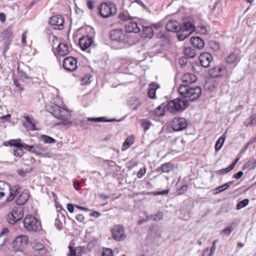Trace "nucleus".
Returning <instances> with one entry per match:
<instances>
[{"label":"nucleus","mask_w":256,"mask_h":256,"mask_svg":"<svg viewBox=\"0 0 256 256\" xmlns=\"http://www.w3.org/2000/svg\"><path fill=\"white\" fill-rule=\"evenodd\" d=\"M25 229L28 232H36L41 229V224L34 216L31 214L27 215L23 220Z\"/></svg>","instance_id":"nucleus-6"},{"label":"nucleus","mask_w":256,"mask_h":256,"mask_svg":"<svg viewBox=\"0 0 256 256\" xmlns=\"http://www.w3.org/2000/svg\"><path fill=\"white\" fill-rule=\"evenodd\" d=\"M188 190V186L184 185L181 187V188L178 191V194H182Z\"/></svg>","instance_id":"nucleus-54"},{"label":"nucleus","mask_w":256,"mask_h":256,"mask_svg":"<svg viewBox=\"0 0 256 256\" xmlns=\"http://www.w3.org/2000/svg\"><path fill=\"white\" fill-rule=\"evenodd\" d=\"M145 30L148 32L146 35L148 37H151L152 36V30L151 28L146 27Z\"/></svg>","instance_id":"nucleus-56"},{"label":"nucleus","mask_w":256,"mask_h":256,"mask_svg":"<svg viewBox=\"0 0 256 256\" xmlns=\"http://www.w3.org/2000/svg\"><path fill=\"white\" fill-rule=\"evenodd\" d=\"M237 59V56L234 53L229 54L226 59V62L228 64H232L236 62Z\"/></svg>","instance_id":"nucleus-38"},{"label":"nucleus","mask_w":256,"mask_h":256,"mask_svg":"<svg viewBox=\"0 0 256 256\" xmlns=\"http://www.w3.org/2000/svg\"><path fill=\"white\" fill-rule=\"evenodd\" d=\"M209 46L214 51L220 50V48L219 43L214 40H212L209 43Z\"/></svg>","instance_id":"nucleus-41"},{"label":"nucleus","mask_w":256,"mask_h":256,"mask_svg":"<svg viewBox=\"0 0 256 256\" xmlns=\"http://www.w3.org/2000/svg\"><path fill=\"white\" fill-rule=\"evenodd\" d=\"M76 219L78 221H79L80 222H82L84 221V217L82 214H78V215H77L76 216Z\"/></svg>","instance_id":"nucleus-62"},{"label":"nucleus","mask_w":256,"mask_h":256,"mask_svg":"<svg viewBox=\"0 0 256 256\" xmlns=\"http://www.w3.org/2000/svg\"><path fill=\"white\" fill-rule=\"evenodd\" d=\"M63 67L68 71H74L77 68V60L73 57L66 58L63 60Z\"/></svg>","instance_id":"nucleus-13"},{"label":"nucleus","mask_w":256,"mask_h":256,"mask_svg":"<svg viewBox=\"0 0 256 256\" xmlns=\"http://www.w3.org/2000/svg\"><path fill=\"white\" fill-rule=\"evenodd\" d=\"M92 38L90 36H82L80 38L79 44L82 50H85L92 44Z\"/></svg>","instance_id":"nucleus-17"},{"label":"nucleus","mask_w":256,"mask_h":256,"mask_svg":"<svg viewBox=\"0 0 256 256\" xmlns=\"http://www.w3.org/2000/svg\"><path fill=\"white\" fill-rule=\"evenodd\" d=\"M169 190H166L162 191H156L153 192L155 196L157 195H166L168 194Z\"/></svg>","instance_id":"nucleus-50"},{"label":"nucleus","mask_w":256,"mask_h":256,"mask_svg":"<svg viewBox=\"0 0 256 256\" xmlns=\"http://www.w3.org/2000/svg\"><path fill=\"white\" fill-rule=\"evenodd\" d=\"M9 184L4 182H0V200L2 199L6 194L8 192Z\"/></svg>","instance_id":"nucleus-26"},{"label":"nucleus","mask_w":256,"mask_h":256,"mask_svg":"<svg viewBox=\"0 0 256 256\" xmlns=\"http://www.w3.org/2000/svg\"><path fill=\"white\" fill-rule=\"evenodd\" d=\"M226 72V68L224 66H217L209 70V75L213 78L222 77Z\"/></svg>","instance_id":"nucleus-15"},{"label":"nucleus","mask_w":256,"mask_h":256,"mask_svg":"<svg viewBox=\"0 0 256 256\" xmlns=\"http://www.w3.org/2000/svg\"><path fill=\"white\" fill-rule=\"evenodd\" d=\"M28 172L27 170H24L23 169H21V170H18V174L19 175L21 176H22V177H24L26 176V174Z\"/></svg>","instance_id":"nucleus-55"},{"label":"nucleus","mask_w":256,"mask_h":256,"mask_svg":"<svg viewBox=\"0 0 256 256\" xmlns=\"http://www.w3.org/2000/svg\"><path fill=\"white\" fill-rule=\"evenodd\" d=\"M29 198V192L26 190H24L17 197L16 202L18 205H23L26 203Z\"/></svg>","instance_id":"nucleus-19"},{"label":"nucleus","mask_w":256,"mask_h":256,"mask_svg":"<svg viewBox=\"0 0 256 256\" xmlns=\"http://www.w3.org/2000/svg\"><path fill=\"white\" fill-rule=\"evenodd\" d=\"M160 86L156 82H152L149 84L148 90V97L152 99L156 98V90L160 88Z\"/></svg>","instance_id":"nucleus-20"},{"label":"nucleus","mask_w":256,"mask_h":256,"mask_svg":"<svg viewBox=\"0 0 256 256\" xmlns=\"http://www.w3.org/2000/svg\"><path fill=\"white\" fill-rule=\"evenodd\" d=\"M24 214L20 208H14L7 216V220L10 224H14L23 218Z\"/></svg>","instance_id":"nucleus-9"},{"label":"nucleus","mask_w":256,"mask_h":256,"mask_svg":"<svg viewBox=\"0 0 256 256\" xmlns=\"http://www.w3.org/2000/svg\"><path fill=\"white\" fill-rule=\"evenodd\" d=\"M54 226L58 229L60 230L62 226V222L57 218L55 220Z\"/></svg>","instance_id":"nucleus-52"},{"label":"nucleus","mask_w":256,"mask_h":256,"mask_svg":"<svg viewBox=\"0 0 256 256\" xmlns=\"http://www.w3.org/2000/svg\"><path fill=\"white\" fill-rule=\"evenodd\" d=\"M94 2L93 0H88L86 2V6L90 10H92L94 8Z\"/></svg>","instance_id":"nucleus-57"},{"label":"nucleus","mask_w":256,"mask_h":256,"mask_svg":"<svg viewBox=\"0 0 256 256\" xmlns=\"http://www.w3.org/2000/svg\"><path fill=\"white\" fill-rule=\"evenodd\" d=\"M92 76L90 74H87L82 78V84L84 85L90 84L92 82Z\"/></svg>","instance_id":"nucleus-42"},{"label":"nucleus","mask_w":256,"mask_h":256,"mask_svg":"<svg viewBox=\"0 0 256 256\" xmlns=\"http://www.w3.org/2000/svg\"><path fill=\"white\" fill-rule=\"evenodd\" d=\"M199 61L202 66L208 68V52L202 53L199 56Z\"/></svg>","instance_id":"nucleus-28"},{"label":"nucleus","mask_w":256,"mask_h":256,"mask_svg":"<svg viewBox=\"0 0 256 256\" xmlns=\"http://www.w3.org/2000/svg\"><path fill=\"white\" fill-rule=\"evenodd\" d=\"M8 144L14 146V154L17 157H21L24 154V149L37 155H44L47 154V149L42 144L28 145L22 142L20 139L10 140L8 142Z\"/></svg>","instance_id":"nucleus-1"},{"label":"nucleus","mask_w":256,"mask_h":256,"mask_svg":"<svg viewBox=\"0 0 256 256\" xmlns=\"http://www.w3.org/2000/svg\"><path fill=\"white\" fill-rule=\"evenodd\" d=\"M184 52L185 56L190 58H193L196 56V51L194 48H186Z\"/></svg>","instance_id":"nucleus-34"},{"label":"nucleus","mask_w":256,"mask_h":256,"mask_svg":"<svg viewBox=\"0 0 256 256\" xmlns=\"http://www.w3.org/2000/svg\"><path fill=\"white\" fill-rule=\"evenodd\" d=\"M190 42L192 46L198 50L204 48V43L202 39L199 37H192L190 39Z\"/></svg>","instance_id":"nucleus-24"},{"label":"nucleus","mask_w":256,"mask_h":256,"mask_svg":"<svg viewBox=\"0 0 256 256\" xmlns=\"http://www.w3.org/2000/svg\"><path fill=\"white\" fill-rule=\"evenodd\" d=\"M112 234L113 238L116 241L124 240L126 235L124 234V228L121 225L114 226L112 229Z\"/></svg>","instance_id":"nucleus-10"},{"label":"nucleus","mask_w":256,"mask_h":256,"mask_svg":"<svg viewBox=\"0 0 256 256\" xmlns=\"http://www.w3.org/2000/svg\"><path fill=\"white\" fill-rule=\"evenodd\" d=\"M26 32H27L25 31L24 32H23V34H22V42L23 43V44L24 45H26Z\"/></svg>","instance_id":"nucleus-59"},{"label":"nucleus","mask_w":256,"mask_h":256,"mask_svg":"<svg viewBox=\"0 0 256 256\" xmlns=\"http://www.w3.org/2000/svg\"><path fill=\"white\" fill-rule=\"evenodd\" d=\"M88 122H112L116 121V120L114 118L112 119H108L106 117L102 116L99 118H89L87 120Z\"/></svg>","instance_id":"nucleus-32"},{"label":"nucleus","mask_w":256,"mask_h":256,"mask_svg":"<svg viewBox=\"0 0 256 256\" xmlns=\"http://www.w3.org/2000/svg\"><path fill=\"white\" fill-rule=\"evenodd\" d=\"M110 39L119 44H126L129 42L130 37L125 30L122 28L112 30L110 32Z\"/></svg>","instance_id":"nucleus-7"},{"label":"nucleus","mask_w":256,"mask_h":256,"mask_svg":"<svg viewBox=\"0 0 256 256\" xmlns=\"http://www.w3.org/2000/svg\"><path fill=\"white\" fill-rule=\"evenodd\" d=\"M69 254L68 256H81L80 252H78L76 249H74L72 246H69Z\"/></svg>","instance_id":"nucleus-45"},{"label":"nucleus","mask_w":256,"mask_h":256,"mask_svg":"<svg viewBox=\"0 0 256 256\" xmlns=\"http://www.w3.org/2000/svg\"><path fill=\"white\" fill-rule=\"evenodd\" d=\"M166 110L167 111L166 104H162L154 110V114L158 116H164Z\"/></svg>","instance_id":"nucleus-27"},{"label":"nucleus","mask_w":256,"mask_h":256,"mask_svg":"<svg viewBox=\"0 0 256 256\" xmlns=\"http://www.w3.org/2000/svg\"><path fill=\"white\" fill-rule=\"evenodd\" d=\"M163 216V212L158 211L155 214L151 215L150 218L154 220L158 221L162 218Z\"/></svg>","instance_id":"nucleus-40"},{"label":"nucleus","mask_w":256,"mask_h":256,"mask_svg":"<svg viewBox=\"0 0 256 256\" xmlns=\"http://www.w3.org/2000/svg\"><path fill=\"white\" fill-rule=\"evenodd\" d=\"M134 2L141 6L144 8H146V4L141 0H135Z\"/></svg>","instance_id":"nucleus-63"},{"label":"nucleus","mask_w":256,"mask_h":256,"mask_svg":"<svg viewBox=\"0 0 256 256\" xmlns=\"http://www.w3.org/2000/svg\"><path fill=\"white\" fill-rule=\"evenodd\" d=\"M180 26H181L180 24L177 21L175 20H170L166 24V28L167 30L170 32H177Z\"/></svg>","instance_id":"nucleus-21"},{"label":"nucleus","mask_w":256,"mask_h":256,"mask_svg":"<svg viewBox=\"0 0 256 256\" xmlns=\"http://www.w3.org/2000/svg\"><path fill=\"white\" fill-rule=\"evenodd\" d=\"M46 110L56 118L64 122V124L70 125L72 124V122L68 120L70 117V114L67 109L62 108L57 104H52L47 106Z\"/></svg>","instance_id":"nucleus-2"},{"label":"nucleus","mask_w":256,"mask_h":256,"mask_svg":"<svg viewBox=\"0 0 256 256\" xmlns=\"http://www.w3.org/2000/svg\"><path fill=\"white\" fill-rule=\"evenodd\" d=\"M140 28L137 22H132V20L127 22L125 25V31L128 33H138L140 32Z\"/></svg>","instance_id":"nucleus-16"},{"label":"nucleus","mask_w":256,"mask_h":256,"mask_svg":"<svg viewBox=\"0 0 256 256\" xmlns=\"http://www.w3.org/2000/svg\"><path fill=\"white\" fill-rule=\"evenodd\" d=\"M234 230V228L232 226H230L226 228H224L221 232L222 234L228 236Z\"/></svg>","instance_id":"nucleus-44"},{"label":"nucleus","mask_w":256,"mask_h":256,"mask_svg":"<svg viewBox=\"0 0 256 256\" xmlns=\"http://www.w3.org/2000/svg\"><path fill=\"white\" fill-rule=\"evenodd\" d=\"M134 102L131 104V108L132 110H136L140 104V100L138 98H136L133 100Z\"/></svg>","instance_id":"nucleus-48"},{"label":"nucleus","mask_w":256,"mask_h":256,"mask_svg":"<svg viewBox=\"0 0 256 256\" xmlns=\"http://www.w3.org/2000/svg\"><path fill=\"white\" fill-rule=\"evenodd\" d=\"M68 52V45L65 43H60L57 46V54L62 56L67 54Z\"/></svg>","instance_id":"nucleus-25"},{"label":"nucleus","mask_w":256,"mask_h":256,"mask_svg":"<svg viewBox=\"0 0 256 256\" xmlns=\"http://www.w3.org/2000/svg\"><path fill=\"white\" fill-rule=\"evenodd\" d=\"M28 238L26 235L16 236L12 242V246L16 250L24 246L28 243Z\"/></svg>","instance_id":"nucleus-14"},{"label":"nucleus","mask_w":256,"mask_h":256,"mask_svg":"<svg viewBox=\"0 0 256 256\" xmlns=\"http://www.w3.org/2000/svg\"><path fill=\"white\" fill-rule=\"evenodd\" d=\"M9 232V230L8 228H3L2 230L0 233V237L3 236L4 235L6 234Z\"/></svg>","instance_id":"nucleus-61"},{"label":"nucleus","mask_w":256,"mask_h":256,"mask_svg":"<svg viewBox=\"0 0 256 256\" xmlns=\"http://www.w3.org/2000/svg\"><path fill=\"white\" fill-rule=\"evenodd\" d=\"M160 46L158 44L154 45L151 49L150 52H156V53L158 54L160 52Z\"/></svg>","instance_id":"nucleus-53"},{"label":"nucleus","mask_w":256,"mask_h":256,"mask_svg":"<svg viewBox=\"0 0 256 256\" xmlns=\"http://www.w3.org/2000/svg\"><path fill=\"white\" fill-rule=\"evenodd\" d=\"M41 140L46 144H53L54 143L56 140L52 138L46 136L42 134L40 136Z\"/></svg>","instance_id":"nucleus-39"},{"label":"nucleus","mask_w":256,"mask_h":256,"mask_svg":"<svg viewBox=\"0 0 256 256\" xmlns=\"http://www.w3.org/2000/svg\"><path fill=\"white\" fill-rule=\"evenodd\" d=\"M188 106V103L186 100L177 98L166 104V110L171 113H175L184 110Z\"/></svg>","instance_id":"nucleus-5"},{"label":"nucleus","mask_w":256,"mask_h":256,"mask_svg":"<svg viewBox=\"0 0 256 256\" xmlns=\"http://www.w3.org/2000/svg\"><path fill=\"white\" fill-rule=\"evenodd\" d=\"M249 203V200L248 198H246L243 200H242L240 202L238 203L236 205V209L240 210L246 206Z\"/></svg>","instance_id":"nucleus-43"},{"label":"nucleus","mask_w":256,"mask_h":256,"mask_svg":"<svg viewBox=\"0 0 256 256\" xmlns=\"http://www.w3.org/2000/svg\"><path fill=\"white\" fill-rule=\"evenodd\" d=\"M186 62H187V60H186V58H181L179 60V64L180 65H184L185 64H186Z\"/></svg>","instance_id":"nucleus-64"},{"label":"nucleus","mask_w":256,"mask_h":256,"mask_svg":"<svg viewBox=\"0 0 256 256\" xmlns=\"http://www.w3.org/2000/svg\"><path fill=\"white\" fill-rule=\"evenodd\" d=\"M178 92L182 97L185 98L186 100L194 101L199 98L202 92L200 88L190 86L188 84H181L178 87Z\"/></svg>","instance_id":"nucleus-3"},{"label":"nucleus","mask_w":256,"mask_h":256,"mask_svg":"<svg viewBox=\"0 0 256 256\" xmlns=\"http://www.w3.org/2000/svg\"><path fill=\"white\" fill-rule=\"evenodd\" d=\"M14 26H10L3 32V36L8 40H12L13 38Z\"/></svg>","instance_id":"nucleus-33"},{"label":"nucleus","mask_w":256,"mask_h":256,"mask_svg":"<svg viewBox=\"0 0 256 256\" xmlns=\"http://www.w3.org/2000/svg\"><path fill=\"white\" fill-rule=\"evenodd\" d=\"M244 173L242 171H240L238 172L235 174L233 176V178L236 179L240 178L243 175Z\"/></svg>","instance_id":"nucleus-58"},{"label":"nucleus","mask_w":256,"mask_h":256,"mask_svg":"<svg viewBox=\"0 0 256 256\" xmlns=\"http://www.w3.org/2000/svg\"><path fill=\"white\" fill-rule=\"evenodd\" d=\"M226 134L227 131L225 132L217 140L215 145V149L216 151L219 150L222 148L226 138Z\"/></svg>","instance_id":"nucleus-30"},{"label":"nucleus","mask_w":256,"mask_h":256,"mask_svg":"<svg viewBox=\"0 0 256 256\" xmlns=\"http://www.w3.org/2000/svg\"><path fill=\"white\" fill-rule=\"evenodd\" d=\"M146 166H144L143 168H140L139 171L138 172L136 176L138 178H142L146 174Z\"/></svg>","instance_id":"nucleus-47"},{"label":"nucleus","mask_w":256,"mask_h":256,"mask_svg":"<svg viewBox=\"0 0 256 256\" xmlns=\"http://www.w3.org/2000/svg\"><path fill=\"white\" fill-rule=\"evenodd\" d=\"M25 122H24V125L28 130H36V126L34 124V120L33 118L26 116L24 117Z\"/></svg>","instance_id":"nucleus-22"},{"label":"nucleus","mask_w":256,"mask_h":256,"mask_svg":"<svg viewBox=\"0 0 256 256\" xmlns=\"http://www.w3.org/2000/svg\"><path fill=\"white\" fill-rule=\"evenodd\" d=\"M67 210L70 212H72L74 211V206L73 204H67L66 206Z\"/></svg>","instance_id":"nucleus-60"},{"label":"nucleus","mask_w":256,"mask_h":256,"mask_svg":"<svg viewBox=\"0 0 256 256\" xmlns=\"http://www.w3.org/2000/svg\"><path fill=\"white\" fill-rule=\"evenodd\" d=\"M141 126L145 132L147 131L151 126L152 122L147 119H143L141 121Z\"/></svg>","instance_id":"nucleus-37"},{"label":"nucleus","mask_w":256,"mask_h":256,"mask_svg":"<svg viewBox=\"0 0 256 256\" xmlns=\"http://www.w3.org/2000/svg\"><path fill=\"white\" fill-rule=\"evenodd\" d=\"M134 138L132 136H128L123 144L122 150L124 151L128 148L134 142Z\"/></svg>","instance_id":"nucleus-31"},{"label":"nucleus","mask_w":256,"mask_h":256,"mask_svg":"<svg viewBox=\"0 0 256 256\" xmlns=\"http://www.w3.org/2000/svg\"><path fill=\"white\" fill-rule=\"evenodd\" d=\"M18 72L20 74V77L22 78H24L26 79H32V78L28 76L22 70H20L18 69Z\"/></svg>","instance_id":"nucleus-51"},{"label":"nucleus","mask_w":256,"mask_h":256,"mask_svg":"<svg viewBox=\"0 0 256 256\" xmlns=\"http://www.w3.org/2000/svg\"><path fill=\"white\" fill-rule=\"evenodd\" d=\"M239 160V158H236L235 160L232 162V163L226 168L222 169L220 170V173H227L232 170L234 169V166H236V163L238 162Z\"/></svg>","instance_id":"nucleus-36"},{"label":"nucleus","mask_w":256,"mask_h":256,"mask_svg":"<svg viewBox=\"0 0 256 256\" xmlns=\"http://www.w3.org/2000/svg\"><path fill=\"white\" fill-rule=\"evenodd\" d=\"M102 256H114L113 252L111 248H104Z\"/></svg>","instance_id":"nucleus-46"},{"label":"nucleus","mask_w":256,"mask_h":256,"mask_svg":"<svg viewBox=\"0 0 256 256\" xmlns=\"http://www.w3.org/2000/svg\"><path fill=\"white\" fill-rule=\"evenodd\" d=\"M100 16L108 18L114 15L116 12V8L114 4L110 2H102L98 7Z\"/></svg>","instance_id":"nucleus-4"},{"label":"nucleus","mask_w":256,"mask_h":256,"mask_svg":"<svg viewBox=\"0 0 256 256\" xmlns=\"http://www.w3.org/2000/svg\"><path fill=\"white\" fill-rule=\"evenodd\" d=\"M119 18L124 22H130L132 20V17L127 11H123L120 13L118 15Z\"/></svg>","instance_id":"nucleus-35"},{"label":"nucleus","mask_w":256,"mask_h":256,"mask_svg":"<svg viewBox=\"0 0 256 256\" xmlns=\"http://www.w3.org/2000/svg\"><path fill=\"white\" fill-rule=\"evenodd\" d=\"M173 164L170 162H167L161 166L160 168L156 169L157 172H160V170L162 172L168 173L172 170Z\"/></svg>","instance_id":"nucleus-29"},{"label":"nucleus","mask_w":256,"mask_h":256,"mask_svg":"<svg viewBox=\"0 0 256 256\" xmlns=\"http://www.w3.org/2000/svg\"><path fill=\"white\" fill-rule=\"evenodd\" d=\"M21 191V188L18 185H14L11 186L9 184L8 192L9 196L7 198V201L12 200L16 196L20 193Z\"/></svg>","instance_id":"nucleus-18"},{"label":"nucleus","mask_w":256,"mask_h":256,"mask_svg":"<svg viewBox=\"0 0 256 256\" xmlns=\"http://www.w3.org/2000/svg\"><path fill=\"white\" fill-rule=\"evenodd\" d=\"M187 126V122L183 118H175L171 123L172 128L174 131L182 130L185 129Z\"/></svg>","instance_id":"nucleus-11"},{"label":"nucleus","mask_w":256,"mask_h":256,"mask_svg":"<svg viewBox=\"0 0 256 256\" xmlns=\"http://www.w3.org/2000/svg\"><path fill=\"white\" fill-rule=\"evenodd\" d=\"M197 80L196 76L192 73H186L184 74L182 78V80L183 82L186 83V84L194 83Z\"/></svg>","instance_id":"nucleus-23"},{"label":"nucleus","mask_w":256,"mask_h":256,"mask_svg":"<svg viewBox=\"0 0 256 256\" xmlns=\"http://www.w3.org/2000/svg\"><path fill=\"white\" fill-rule=\"evenodd\" d=\"M256 166V160H253V161H248L244 165V166H247L248 168H254Z\"/></svg>","instance_id":"nucleus-49"},{"label":"nucleus","mask_w":256,"mask_h":256,"mask_svg":"<svg viewBox=\"0 0 256 256\" xmlns=\"http://www.w3.org/2000/svg\"><path fill=\"white\" fill-rule=\"evenodd\" d=\"M194 28L195 26L192 22H184L176 32L178 40H184L194 31Z\"/></svg>","instance_id":"nucleus-8"},{"label":"nucleus","mask_w":256,"mask_h":256,"mask_svg":"<svg viewBox=\"0 0 256 256\" xmlns=\"http://www.w3.org/2000/svg\"><path fill=\"white\" fill-rule=\"evenodd\" d=\"M49 24L54 29L61 30L64 28V18L60 15L53 16L50 18Z\"/></svg>","instance_id":"nucleus-12"}]
</instances>
